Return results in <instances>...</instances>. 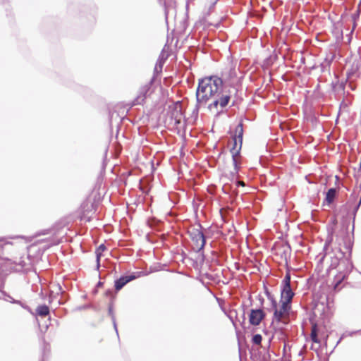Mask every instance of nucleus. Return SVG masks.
Masks as SVG:
<instances>
[{
	"label": "nucleus",
	"instance_id": "obj_9",
	"mask_svg": "<svg viewBox=\"0 0 361 361\" xmlns=\"http://www.w3.org/2000/svg\"><path fill=\"white\" fill-rule=\"evenodd\" d=\"M37 312L40 316H47L49 312V307L47 305L39 306Z\"/></svg>",
	"mask_w": 361,
	"mask_h": 361
},
{
	"label": "nucleus",
	"instance_id": "obj_2",
	"mask_svg": "<svg viewBox=\"0 0 361 361\" xmlns=\"http://www.w3.org/2000/svg\"><path fill=\"white\" fill-rule=\"evenodd\" d=\"M290 277L286 274L282 282L281 302L290 305L294 293L292 291L290 285Z\"/></svg>",
	"mask_w": 361,
	"mask_h": 361
},
{
	"label": "nucleus",
	"instance_id": "obj_1",
	"mask_svg": "<svg viewBox=\"0 0 361 361\" xmlns=\"http://www.w3.org/2000/svg\"><path fill=\"white\" fill-rule=\"evenodd\" d=\"M222 89L223 82L219 77L210 76L200 80L196 92L197 102L206 103L213 99L209 106L210 110L216 109L218 111L219 106L223 109L228 104L230 95L222 92Z\"/></svg>",
	"mask_w": 361,
	"mask_h": 361
},
{
	"label": "nucleus",
	"instance_id": "obj_16",
	"mask_svg": "<svg viewBox=\"0 0 361 361\" xmlns=\"http://www.w3.org/2000/svg\"><path fill=\"white\" fill-rule=\"evenodd\" d=\"M233 162H234V164L236 165V161H235V159L233 157Z\"/></svg>",
	"mask_w": 361,
	"mask_h": 361
},
{
	"label": "nucleus",
	"instance_id": "obj_3",
	"mask_svg": "<svg viewBox=\"0 0 361 361\" xmlns=\"http://www.w3.org/2000/svg\"><path fill=\"white\" fill-rule=\"evenodd\" d=\"M273 307L275 308L274 319L279 322H285V319L288 317L290 305L281 303L279 308L276 307V302H273Z\"/></svg>",
	"mask_w": 361,
	"mask_h": 361
},
{
	"label": "nucleus",
	"instance_id": "obj_6",
	"mask_svg": "<svg viewBox=\"0 0 361 361\" xmlns=\"http://www.w3.org/2000/svg\"><path fill=\"white\" fill-rule=\"evenodd\" d=\"M243 128L242 124L239 123L235 130V135H234V143L235 146L236 147L238 145L240 147L243 142Z\"/></svg>",
	"mask_w": 361,
	"mask_h": 361
},
{
	"label": "nucleus",
	"instance_id": "obj_10",
	"mask_svg": "<svg viewBox=\"0 0 361 361\" xmlns=\"http://www.w3.org/2000/svg\"><path fill=\"white\" fill-rule=\"evenodd\" d=\"M335 195H336V190L334 189L329 190V191L326 193V200L329 203H331L334 200Z\"/></svg>",
	"mask_w": 361,
	"mask_h": 361
},
{
	"label": "nucleus",
	"instance_id": "obj_15",
	"mask_svg": "<svg viewBox=\"0 0 361 361\" xmlns=\"http://www.w3.org/2000/svg\"><path fill=\"white\" fill-rule=\"evenodd\" d=\"M114 326L116 331H117V328H116V324L115 321H114Z\"/></svg>",
	"mask_w": 361,
	"mask_h": 361
},
{
	"label": "nucleus",
	"instance_id": "obj_7",
	"mask_svg": "<svg viewBox=\"0 0 361 361\" xmlns=\"http://www.w3.org/2000/svg\"><path fill=\"white\" fill-rule=\"evenodd\" d=\"M135 279V276H128L120 278L115 283V288L116 290L121 289L128 282Z\"/></svg>",
	"mask_w": 361,
	"mask_h": 361
},
{
	"label": "nucleus",
	"instance_id": "obj_13",
	"mask_svg": "<svg viewBox=\"0 0 361 361\" xmlns=\"http://www.w3.org/2000/svg\"><path fill=\"white\" fill-rule=\"evenodd\" d=\"M101 255H102L101 252H97L96 253L97 262V267H99V259H100Z\"/></svg>",
	"mask_w": 361,
	"mask_h": 361
},
{
	"label": "nucleus",
	"instance_id": "obj_5",
	"mask_svg": "<svg viewBox=\"0 0 361 361\" xmlns=\"http://www.w3.org/2000/svg\"><path fill=\"white\" fill-rule=\"evenodd\" d=\"M192 240L195 242V245L199 248H203L205 245V239L202 233L199 231H194L190 233Z\"/></svg>",
	"mask_w": 361,
	"mask_h": 361
},
{
	"label": "nucleus",
	"instance_id": "obj_8",
	"mask_svg": "<svg viewBox=\"0 0 361 361\" xmlns=\"http://www.w3.org/2000/svg\"><path fill=\"white\" fill-rule=\"evenodd\" d=\"M348 272V271H345V273L341 272L338 275L336 276V277H335L336 283H335V287H334L335 288H336L338 286V285L344 280Z\"/></svg>",
	"mask_w": 361,
	"mask_h": 361
},
{
	"label": "nucleus",
	"instance_id": "obj_4",
	"mask_svg": "<svg viewBox=\"0 0 361 361\" xmlns=\"http://www.w3.org/2000/svg\"><path fill=\"white\" fill-rule=\"evenodd\" d=\"M264 317V313L262 310H252L250 314V322L252 325H259Z\"/></svg>",
	"mask_w": 361,
	"mask_h": 361
},
{
	"label": "nucleus",
	"instance_id": "obj_12",
	"mask_svg": "<svg viewBox=\"0 0 361 361\" xmlns=\"http://www.w3.org/2000/svg\"><path fill=\"white\" fill-rule=\"evenodd\" d=\"M311 336H312V341H313L314 342H315V343H317V342H318V341H317V334H316V332L314 331V330H313V331H312V335H311Z\"/></svg>",
	"mask_w": 361,
	"mask_h": 361
},
{
	"label": "nucleus",
	"instance_id": "obj_14",
	"mask_svg": "<svg viewBox=\"0 0 361 361\" xmlns=\"http://www.w3.org/2000/svg\"><path fill=\"white\" fill-rule=\"evenodd\" d=\"M98 248L102 249V248H105V247H104V244H101L98 246Z\"/></svg>",
	"mask_w": 361,
	"mask_h": 361
},
{
	"label": "nucleus",
	"instance_id": "obj_11",
	"mask_svg": "<svg viewBox=\"0 0 361 361\" xmlns=\"http://www.w3.org/2000/svg\"><path fill=\"white\" fill-rule=\"evenodd\" d=\"M252 342L255 343V344H257V345H259L262 342V336L259 335V334H255L253 337H252Z\"/></svg>",
	"mask_w": 361,
	"mask_h": 361
}]
</instances>
